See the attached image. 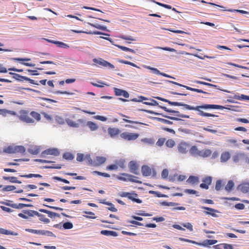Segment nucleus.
Instances as JSON below:
<instances>
[{
    "instance_id": "nucleus-58",
    "label": "nucleus",
    "mask_w": 249,
    "mask_h": 249,
    "mask_svg": "<svg viewBox=\"0 0 249 249\" xmlns=\"http://www.w3.org/2000/svg\"><path fill=\"white\" fill-rule=\"evenodd\" d=\"M1 203L11 207L14 208V205L16 203H13L12 201L7 200L6 202H2Z\"/></svg>"
},
{
    "instance_id": "nucleus-25",
    "label": "nucleus",
    "mask_w": 249,
    "mask_h": 249,
    "mask_svg": "<svg viewBox=\"0 0 249 249\" xmlns=\"http://www.w3.org/2000/svg\"><path fill=\"white\" fill-rule=\"evenodd\" d=\"M186 181L191 184H197L199 182V178L196 176H190Z\"/></svg>"
},
{
    "instance_id": "nucleus-4",
    "label": "nucleus",
    "mask_w": 249,
    "mask_h": 249,
    "mask_svg": "<svg viewBox=\"0 0 249 249\" xmlns=\"http://www.w3.org/2000/svg\"><path fill=\"white\" fill-rule=\"evenodd\" d=\"M119 195L122 197H127L129 199L137 203H141L142 202V200L141 199L136 198L138 196V194L134 192H121L119 194Z\"/></svg>"
},
{
    "instance_id": "nucleus-2",
    "label": "nucleus",
    "mask_w": 249,
    "mask_h": 249,
    "mask_svg": "<svg viewBox=\"0 0 249 249\" xmlns=\"http://www.w3.org/2000/svg\"><path fill=\"white\" fill-rule=\"evenodd\" d=\"M19 119L20 121L27 124H33L35 123V120L39 121L41 119L39 113L33 111L31 112L30 114L26 110H21Z\"/></svg>"
},
{
    "instance_id": "nucleus-45",
    "label": "nucleus",
    "mask_w": 249,
    "mask_h": 249,
    "mask_svg": "<svg viewBox=\"0 0 249 249\" xmlns=\"http://www.w3.org/2000/svg\"><path fill=\"white\" fill-rule=\"evenodd\" d=\"M55 44L58 47H59L60 48H69V46L68 44L64 43L61 41H56Z\"/></svg>"
},
{
    "instance_id": "nucleus-60",
    "label": "nucleus",
    "mask_w": 249,
    "mask_h": 249,
    "mask_svg": "<svg viewBox=\"0 0 249 249\" xmlns=\"http://www.w3.org/2000/svg\"><path fill=\"white\" fill-rule=\"evenodd\" d=\"M94 118L103 122H105L107 120V118L100 115H96L94 116Z\"/></svg>"
},
{
    "instance_id": "nucleus-17",
    "label": "nucleus",
    "mask_w": 249,
    "mask_h": 249,
    "mask_svg": "<svg viewBox=\"0 0 249 249\" xmlns=\"http://www.w3.org/2000/svg\"><path fill=\"white\" fill-rule=\"evenodd\" d=\"M213 248L215 249H233V246L231 244L226 243H221L214 245Z\"/></svg>"
},
{
    "instance_id": "nucleus-3",
    "label": "nucleus",
    "mask_w": 249,
    "mask_h": 249,
    "mask_svg": "<svg viewBox=\"0 0 249 249\" xmlns=\"http://www.w3.org/2000/svg\"><path fill=\"white\" fill-rule=\"evenodd\" d=\"M22 212L29 215V216H34L35 215L39 217V220L44 222L45 223H49L50 222V220L48 218L45 217L44 215L39 213L37 211L28 210H23Z\"/></svg>"
},
{
    "instance_id": "nucleus-36",
    "label": "nucleus",
    "mask_w": 249,
    "mask_h": 249,
    "mask_svg": "<svg viewBox=\"0 0 249 249\" xmlns=\"http://www.w3.org/2000/svg\"><path fill=\"white\" fill-rule=\"evenodd\" d=\"M234 185L233 182L230 180L228 182L227 184L225 187V189L228 192H230L232 189Z\"/></svg>"
},
{
    "instance_id": "nucleus-15",
    "label": "nucleus",
    "mask_w": 249,
    "mask_h": 249,
    "mask_svg": "<svg viewBox=\"0 0 249 249\" xmlns=\"http://www.w3.org/2000/svg\"><path fill=\"white\" fill-rule=\"evenodd\" d=\"M201 208L204 210H208L210 212H205V213L207 214H209L212 215L213 217H217V214H215V213H218V211L217 210H216L214 209L205 207V206H202Z\"/></svg>"
},
{
    "instance_id": "nucleus-59",
    "label": "nucleus",
    "mask_w": 249,
    "mask_h": 249,
    "mask_svg": "<svg viewBox=\"0 0 249 249\" xmlns=\"http://www.w3.org/2000/svg\"><path fill=\"white\" fill-rule=\"evenodd\" d=\"M55 120L57 123L59 124H63L64 123V120L63 118L59 116H56L55 117Z\"/></svg>"
},
{
    "instance_id": "nucleus-10",
    "label": "nucleus",
    "mask_w": 249,
    "mask_h": 249,
    "mask_svg": "<svg viewBox=\"0 0 249 249\" xmlns=\"http://www.w3.org/2000/svg\"><path fill=\"white\" fill-rule=\"evenodd\" d=\"M60 154V152L57 148H49L42 152V155H50L57 156Z\"/></svg>"
},
{
    "instance_id": "nucleus-47",
    "label": "nucleus",
    "mask_w": 249,
    "mask_h": 249,
    "mask_svg": "<svg viewBox=\"0 0 249 249\" xmlns=\"http://www.w3.org/2000/svg\"><path fill=\"white\" fill-rule=\"evenodd\" d=\"M123 121L125 122H126V123H131V124H142V125H146V124H144V123H141V122H138V121H132V120H128V119H123Z\"/></svg>"
},
{
    "instance_id": "nucleus-57",
    "label": "nucleus",
    "mask_w": 249,
    "mask_h": 249,
    "mask_svg": "<svg viewBox=\"0 0 249 249\" xmlns=\"http://www.w3.org/2000/svg\"><path fill=\"white\" fill-rule=\"evenodd\" d=\"M118 169V165H116V164L115 163V164H111V165H108L107 168H106V169L107 170H117Z\"/></svg>"
},
{
    "instance_id": "nucleus-20",
    "label": "nucleus",
    "mask_w": 249,
    "mask_h": 249,
    "mask_svg": "<svg viewBox=\"0 0 249 249\" xmlns=\"http://www.w3.org/2000/svg\"><path fill=\"white\" fill-rule=\"evenodd\" d=\"M238 189L243 193L249 192V183H244L239 185L238 187Z\"/></svg>"
},
{
    "instance_id": "nucleus-23",
    "label": "nucleus",
    "mask_w": 249,
    "mask_h": 249,
    "mask_svg": "<svg viewBox=\"0 0 249 249\" xmlns=\"http://www.w3.org/2000/svg\"><path fill=\"white\" fill-rule=\"evenodd\" d=\"M38 211L40 212H42V213H46L48 214V216L50 218L54 217L55 216H57V217L59 216V214L58 213L47 210L46 209H40L38 210Z\"/></svg>"
},
{
    "instance_id": "nucleus-30",
    "label": "nucleus",
    "mask_w": 249,
    "mask_h": 249,
    "mask_svg": "<svg viewBox=\"0 0 249 249\" xmlns=\"http://www.w3.org/2000/svg\"><path fill=\"white\" fill-rule=\"evenodd\" d=\"M0 233L5 235H17L18 234L17 232H14L11 231H8L3 228H0Z\"/></svg>"
},
{
    "instance_id": "nucleus-42",
    "label": "nucleus",
    "mask_w": 249,
    "mask_h": 249,
    "mask_svg": "<svg viewBox=\"0 0 249 249\" xmlns=\"http://www.w3.org/2000/svg\"><path fill=\"white\" fill-rule=\"evenodd\" d=\"M202 85L208 86H209V87H214V88H216L217 89L221 90L222 91H225V92H228V93L230 92L229 91H228V90H226L221 89H220L219 88H218V86L217 85H213V84H211V83H207V82L202 81Z\"/></svg>"
},
{
    "instance_id": "nucleus-39",
    "label": "nucleus",
    "mask_w": 249,
    "mask_h": 249,
    "mask_svg": "<svg viewBox=\"0 0 249 249\" xmlns=\"http://www.w3.org/2000/svg\"><path fill=\"white\" fill-rule=\"evenodd\" d=\"M143 67L146 69L152 71L153 72L156 74L160 75V74L161 72H160V71L157 68H153L149 66H146V65L143 66Z\"/></svg>"
},
{
    "instance_id": "nucleus-63",
    "label": "nucleus",
    "mask_w": 249,
    "mask_h": 249,
    "mask_svg": "<svg viewBox=\"0 0 249 249\" xmlns=\"http://www.w3.org/2000/svg\"><path fill=\"white\" fill-rule=\"evenodd\" d=\"M41 114L43 115L44 118L48 121L50 122L52 120V117L51 115L48 114L47 113L44 112H41Z\"/></svg>"
},
{
    "instance_id": "nucleus-27",
    "label": "nucleus",
    "mask_w": 249,
    "mask_h": 249,
    "mask_svg": "<svg viewBox=\"0 0 249 249\" xmlns=\"http://www.w3.org/2000/svg\"><path fill=\"white\" fill-rule=\"evenodd\" d=\"M101 234L106 236H117V233L112 231L102 230L101 231Z\"/></svg>"
},
{
    "instance_id": "nucleus-5",
    "label": "nucleus",
    "mask_w": 249,
    "mask_h": 249,
    "mask_svg": "<svg viewBox=\"0 0 249 249\" xmlns=\"http://www.w3.org/2000/svg\"><path fill=\"white\" fill-rule=\"evenodd\" d=\"M139 136V134L137 133L124 132L120 134V137L122 139L128 141H134L136 140Z\"/></svg>"
},
{
    "instance_id": "nucleus-22",
    "label": "nucleus",
    "mask_w": 249,
    "mask_h": 249,
    "mask_svg": "<svg viewBox=\"0 0 249 249\" xmlns=\"http://www.w3.org/2000/svg\"><path fill=\"white\" fill-rule=\"evenodd\" d=\"M142 172L143 176L147 177L151 174V170L149 167L147 165H143L142 167Z\"/></svg>"
},
{
    "instance_id": "nucleus-48",
    "label": "nucleus",
    "mask_w": 249,
    "mask_h": 249,
    "mask_svg": "<svg viewBox=\"0 0 249 249\" xmlns=\"http://www.w3.org/2000/svg\"><path fill=\"white\" fill-rule=\"evenodd\" d=\"M223 186V184L222 183V181L221 180H218L216 181V184H215V189L217 191H219L221 190V188Z\"/></svg>"
},
{
    "instance_id": "nucleus-41",
    "label": "nucleus",
    "mask_w": 249,
    "mask_h": 249,
    "mask_svg": "<svg viewBox=\"0 0 249 249\" xmlns=\"http://www.w3.org/2000/svg\"><path fill=\"white\" fill-rule=\"evenodd\" d=\"M32 205L31 204H23V203H19L18 204H15V205H14V208L15 209H22L24 207H31Z\"/></svg>"
},
{
    "instance_id": "nucleus-64",
    "label": "nucleus",
    "mask_w": 249,
    "mask_h": 249,
    "mask_svg": "<svg viewBox=\"0 0 249 249\" xmlns=\"http://www.w3.org/2000/svg\"><path fill=\"white\" fill-rule=\"evenodd\" d=\"M168 176V171L167 169H164L161 172V177L163 178H166Z\"/></svg>"
},
{
    "instance_id": "nucleus-50",
    "label": "nucleus",
    "mask_w": 249,
    "mask_h": 249,
    "mask_svg": "<svg viewBox=\"0 0 249 249\" xmlns=\"http://www.w3.org/2000/svg\"><path fill=\"white\" fill-rule=\"evenodd\" d=\"M4 151L7 153H14V146H10L5 148Z\"/></svg>"
},
{
    "instance_id": "nucleus-37",
    "label": "nucleus",
    "mask_w": 249,
    "mask_h": 249,
    "mask_svg": "<svg viewBox=\"0 0 249 249\" xmlns=\"http://www.w3.org/2000/svg\"><path fill=\"white\" fill-rule=\"evenodd\" d=\"M63 158L66 160H71L74 159V156L70 152H66L63 155Z\"/></svg>"
},
{
    "instance_id": "nucleus-44",
    "label": "nucleus",
    "mask_w": 249,
    "mask_h": 249,
    "mask_svg": "<svg viewBox=\"0 0 249 249\" xmlns=\"http://www.w3.org/2000/svg\"><path fill=\"white\" fill-rule=\"evenodd\" d=\"M165 144L168 147L172 148L175 146V142L172 139H169L166 141Z\"/></svg>"
},
{
    "instance_id": "nucleus-51",
    "label": "nucleus",
    "mask_w": 249,
    "mask_h": 249,
    "mask_svg": "<svg viewBox=\"0 0 249 249\" xmlns=\"http://www.w3.org/2000/svg\"><path fill=\"white\" fill-rule=\"evenodd\" d=\"M181 225L190 231H193V226L190 223H182Z\"/></svg>"
},
{
    "instance_id": "nucleus-43",
    "label": "nucleus",
    "mask_w": 249,
    "mask_h": 249,
    "mask_svg": "<svg viewBox=\"0 0 249 249\" xmlns=\"http://www.w3.org/2000/svg\"><path fill=\"white\" fill-rule=\"evenodd\" d=\"M16 187L14 185H7L2 188L3 192H9L16 189Z\"/></svg>"
},
{
    "instance_id": "nucleus-6",
    "label": "nucleus",
    "mask_w": 249,
    "mask_h": 249,
    "mask_svg": "<svg viewBox=\"0 0 249 249\" xmlns=\"http://www.w3.org/2000/svg\"><path fill=\"white\" fill-rule=\"evenodd\" d=\"M26 231L32 233L41 234L48 236H55L54 234L52 231H49L36 230L31 229H26Z\"/></svg>"
},
{
    "instance_id": "nucleus-29",
    "label": "nucleus",
    "mask_w": 249,
    "mask_h": 249,
    "mask_svg": "<svg viewBox=\"0 0 249 249\" xmlns=\"http://www.w3.org/2000/svg\"><path fill=\"white\" fill-rule=\"evenodd\" d=\"M125 160L124 159H121L119 160H116L115 161V163L118 165V168L120 167L122 169H124L125 167Z\"/></svg>"
},
{
    "instance_id": "nucleus-8",
    "label": "nucleus",
    "mask_w": 249,
    "mask_h": 249,
    "mask_svg": "<svg viewBox=\"0 0 249 249\" xmlns=\"http://www.w3.org/2000/svg\"><path fill=\"white\" fill-rule=\"evenodd\" d=\"M160 107L166 112L169 113H174L176 114V115L178 117H182L184 118H189L190 117L189 115L180 114L179 111L172 110L171 109H169L165 107L160 106Z\"/></svg>"
},
{
    "instance_id": "nucleus-7",
    "label": "nucleus",
    "mask_w": 249,
    "mask_h": 249,
    "mask_svg": "<svg viewBox=\"0 0 249 249\" xmlns=\"http://www.w3.org/2000/svg\"><path fill=\"white\" fill-rule=\"evenodd\" d=\"M169 81V82L173 83V84H175L176 85L179 86L180 87H184V88H186V89H187L188 90H191V91H195V92H198V93H202L206 94H209V93L207 92L206 91H203V90H202V89H200L193 88H191L190 87L185 86V85H182L181 84H179L178 83H177V82H174V81Z\"/></svg>"
},
{
    "instance_id": "nucleus-12",
    "label": "nucleus",
    "mask_w": 249,
    "mask_h": 249,
    "mask_svg": "<svg viewBox=\"0 0 249 249\" xmlns=\"http://www.w3.org/2000/svg\"><path fill=\"white\" fill-rule=\"evenodd\" d=\"M68 124L71 127H78L80 124L84 123V121L83 119H78L77 122H74L71 120L67 121Z\"/></svg>"
},
{
    "instance_id": "nucleus-13",
    "label": "nucleus",
    "mask_w": 249,
    "mask_h": 249,
    "mask_svg": "<svg viewBox=\"0 0 249 249\" xmlns=\"http://www.w3.org/2000/svg\"><path fill=\"white\" fill-rule=\"evenodd\" d=\"M246 154L244 153H237L232 156V160L235 162H238L240 161H244Z\"/></svg>"
},
{
    "instance_id": "nucleus-55",
    "label": "nucleus",
    "mask_w": 249,
    "mask_h": 249,
    "mask_svg": "<svg viewBox=\"0 0 249 249\" xmlns=\"http://www.w3.org/2000/svg\"><path fill=\"white\" fill-rule=\"evenodd\" d=\"M166 139L165 138H161L159 139L157 142H156V145L159 146H161L163 145L165 142Z\"/></svg>"
},
{
    "instance_id": "nucleus-18",
    "label": "nucleus",
    "mask_w": 249,
    "mask_h": 249,
    "mask_svg": "<svg viewBox=\"0 0 249 249\" xmlns=\"http://www.w3.org/2000/svg\"><path fill=\"white\" fill-rule=\"evenodd\" d=\"M189 145L185 143H180L178 147V151L182 154H185L188 151Z\"/></svg>"
},
{
    "instance_id": "nucleus-61",
    "label": "nucleus",
    "mask_w": 249,
    "mask_h": 249,
    "mask_svg": "<svg viewBox=\"0 0 249 249\" xmlns=\"http://www.w3.org/2000/svg\"><path fill=\"white\" fill-rule=\"evenodd\" d=\"M149 193L152 194H155L156 196L159 197H165L166 196L165 195H163L160 194V192H155L154 191H150Z\"/></svg>"
},
{
    "instance_id": "nucleus-31",
    "label": "nucleus",
    "mask_w": 249,
    "mask_h": 249,
    "mask_svg": "<svg viewBox=\"0 0 249 249\" xmlns=\"http://www.w3.org/2000/svg\"><path fill=\"white\" fill-rule=\"evenodd\" d=\"M9 74L13 75V78L18 81H23V80H25V78H26L25 76L12 72H10Z\"/></svg>"
},
{
    "instance_id": "nucleus-53",
    "label": "nucleus",
    "mask_w": 249,
    "mask_h": 249,
    "mask_svg": "<svg viewBox=\"0 0 249 249\" xmlns=\"http://www.w3.org/2000/svg\"><path fill=\"white\" fill-rule=\"evenodd\" d=\"M73 227V225L71 222H67L63 224V228L65 229H71Z\"/></svg>"
},
{
    "instance_id": "nucleus-24",
    "label": "nucleus",
    "mask_w": 249,
    "mask_h": 249,
    "mask_svg": "<svg viewBox=\"0 0 249 249\" xmlns=\"http://www.w3.org/2000/svg\"><path fill=\"white\" fill-rule=\"evenodd\" d=\"M217 242V241L216 240H208L207 239L202 243H197V245L203 246H207L208 245H213L216 244Z\"/></svg>"
},
{
    "instance_id": "nucleus-46",
    "label": "nucleus",
    "mask_w": 249,
    "mask_h": 249,
    "mask_svg": "<svg viewBox=\"0 0 249 249\" xmlns=\"http://www.w3.org/2000/svg\"><path fill=\"white\" fill-rule=\"evenodd\" d=\"M119 37L121 39L126 40H130V41H136V39L134 38L131 36H126L124 35H121L119 36Z\"/></svg>"
},
{
    "instance_id": "nucleus-26",
    "label": "nucleus",
    "mask_w": 249,
    "mask_h": 249,
    "mask_svg": "<svg viewBox=\"0 0 249 249\" xmlns=\"http://www.w3.org/2000/svg\"><path fill=\"white\" fill-rule=\"evenodd\" d=\"M3 179L5 180H8L9 182L11 183H21V182L19 180H18L17 179V178L15 177H6L3 176L2 177Z\"/></svg>"
},
{
    "instance_id": "nucleus-54",
    "label": "nucleus",
    "mask_w": 249,
    "mask_h": 249,
    "mask_svg": "<svg viewBox=\"0 0 249 249\" xmlns=\"http://www.w3.org/2000/svg\"><path fill=\"white\" fill-rule=\"evenodd\" d=\"M94 61L95 62H96L97 63H98L99 65H102L104 67H106V65H107V61L105 60H97V59H94Z\"/></svg>"
},
{
    "instance_id": "nucleus-56",
    "label": "nucleus",
    "mask_w": 249,
    "mask_h": 249,
    "mask_svg": "<svg viewBox=\"0 0 249 249\" xmlns=\"http://www.w3.org/2000/svg\"><path fill=\"white\" fill-rule=\"evenodd\" d=\"M157 119L159 121L164 124H173L172 122L164 119L157 118Z\"/></svg>"
},
{
    "instance_id": "nucleus-35",
    "label": "nucleus",
    "mask_w": 249,
    "mask_h": 249,
    "mask_svg": "<svg viewBox=\"0 0 249 249\" xmlns=\"http://www.w3.org/2000/svg\"><path fill=\"white\" fill-rule=\"evenodd\" d=\"M233 98L239 100H249V96L244 94H241V95H235L233 96Z\"/></svg>"
},
{
    "instance_id": "nucleus-62",
    "label": "nucleus",
    "mask_w": 249,
    "mask_h": 249,
    "mask_svg": "<svg viewBox=\"0 0 249 249\" xmlns=\"http://www.w3.org/2000/svg\"><path fill=\"white\" fill-rule=\"evenodd\" d=\"M234 207L238 210H243L245 206L243 203H237L235 205Z\"/></svg>"
},
{
    "instance_id": "nucleus-16",
    "label": "nucleus",
    "mask_w": 249,
    "mask_h": 249,
    "mask_svg": "<svg viewBox=\"0 0 249 249\" xmlns=\"http://www.w3.org/2000/svg\"><path fill=\"white\" fill-rule=\"evenodd\" d=\"M129 168L131 173L135 174H137V171L138 169V165L137 163L134 161H131L129 163Z\"/></svg>"
},
{
    "instance_id": "nucleus-40",
    "label": "nucleus",
    "mask_w": 249,
    "mask_h": 249,
    "mask_svg": "<svg viewBox=\"0 0 249 249\" xmlns=\"http://www.w3.org/2000/svg\"><path fill=\"white\" fill-rule=\"evenodd\" d=\"M142 141L149 145H153L155 143V141L152 138H144L142 139Z\"/></svg>"
},
{
    "instance_id": "nucleus-52",
    "label": "nucleus",
    "mask_w": 249,
    "mask_h": 249,
    "mask_svg": "<svg viewBox=\"0 0 249 249\" xmlns=\"http://www.w3.org/2000/svg\"><path fill=\"white\" fill-rule=\"evenodd\" d=\"M157 48L160 49V50H164V51L171 52H176V50L175 49L167 47H158Z\"/></svg>"
},
{
    "instance_id": "nucleus-28",
    "label": "nucleus",
    "mask_w": 249,
    "mask_h": 249,
    "mask_svg": "<svg viewBox=\"0 0 249 249\" xmlns=\"http://www.w3.org/2000/svg\"><path fill=\"white\" fill-rule=\"evenodd\" d=\"M231 157V155L229 152H225L222 153L220 157L221 162H226Z\"/></svg>"
},
{
    "instance_id": "nucleus-33",
    "label": "nucleus",
    "mask_w": 249,
    "mask_h": 249,
    "mask_svg": "<svg viewBox=\"0 0 249 249\" xmlns=\"http://www.w3.org/2000/svg\"><path fill=\"white\" fill-rule=\"evenodd\" d=\"M87 125L91 131H95L98 128L97 125L91 121H88L87 123Z\"/></svg>"
},
{
    "instance_id": "nucleus-9",
    "label": "nucleus",
    "mask_w": 249,
    "mask_h": 249,
    "mask_svg": "<svg viewBox=\"0 0 249 249\" xmlns=\"http://www.w3.org/2000/svg\"><path fill=\"white\" fill-rule=\"evenodd\" d=\"M212 178L211 177H206L202 179L203 183H201L200 187L201 188L208 189L209 186L211 184Z\"/></svg>"
},
{
    "instance_id": "nucleus-14",
    "label": "nucleus",
    "mask_w": 249,
    "mask_h": 249,
    "mask_svg": "<svg viewBox=\"0 0 249 249\" xmlns=\"http://www.w3.org/2000/svg\"><path fill=\"white\" fill-rule=\"evenodd\" d=\"M108 133L111 137H114L120 133V130L118 128L109 127L107 129Z\"/></svg>"
},
{
    "instance_id": "nucleus-38",
    "label": "nucleus",
    "mask_w": 249,
    "mask_h": 249,
    "mask_svg": "<svg viewBox=\"0 0 249 249\" xmlns=\"http://www.w3.org/2000/svg\"><path fill=\"white\" fill-rule=\"evenodd\" d=\"M212 154L211 150L209 149H205L201 152V154H200L203 157H208L210 156Z\"/></svg>"
},
{
    "instance_id": "nucleus-19",
    "label": "nucleus",
    "mask_w": 249,
    "mask_h": 249,
    "mask_svg": "<svg viewBox=\"0 0 249 249\" xmlns=\"http://www.w3.org/2000/svg\"><path fill=\"white\" fill-rule=\"evenodd\" d=\"M85 159H86L89 160V161L90 163H91L92 160L90 159V155H86V156H84L83 154L81 153H78L77 155V158L76 160L78 161H82Z\"/></svg>"
},
{
    "instance_id": "nucleus-32",
    "label": "nucleus",
    "mask_w": 249,
    "mask_h": 249,
    "mask_svg": "<svg viewBox=\"0 0 249 249\" xmlns=\"http://www.w3.org/2000/svg\"><path fill=\"white\" fill-rule=\"evenodd\" d=\"M28 151L31 154L36 155L40 152V149L37 146H33L28 149Z\"/></svg>"
},
{
    "instance_id": "nucleus-34",
    "label": "nucleus",
    "mask_w": 249,
    "mask_h": 249,
    "mask_svg": "<svg viewBox=\"0 0 249 249\" xmlns=\"http://www.w3.org/2000/svg\"><path fill=\"white\" fill-rule=\"evenodd\" d=\"M25 152V148L21 145L14 146V153H24Z\"/></svg>"
},
{
    "instance_id": "nucleus-49",
    "label": "nucleus",
    "mask_w": 249,
    "mask_h": 249,
    "mask_svg": "<svg viewBox=\"0 0 249 249\" xmlns=\"http://www.w3.org/2000/svg\"><path fill=\"white\" fill-rule=\"evenodd\" d=\"M90 25L98 29H100V30H103V31H107V27L106 26H102L101 25H99V24H90Z\"/></svg>"
},
{
    "instance_id": "nucleus-11",
    "label": "nucleus",
    "mask_w": 249,
    "mask_h": 249,
    "mask_svg": "<svg viewBox=\"0 0 249 249\" xmlns=\"http://www.w3.org/2000/svg\"><path fill=\"white\" fill-rule=\"evenodd\" d=\"M116 96H123L124 98H127L129 96V93L125 90L114 88L113 89Z\"/></svg>"
},
{
    "instance_id": "nucleus-21",
    "label": "nucleus",
    "mask_w": 249,
    "mask_h": 249,
    "mask_svg": "<svg viewBox=\"0 0 249 249\" xmlns=\"http://www.w3.org/2000/svg\"><path fill=\"white\" fill-rule=\"evenodd\" d=\"M106 161V158L104 157H96L94 161V165L95 166H100L103 164Z\"/></svg>"
},
{
    "instance_id": "nucleus-1",
    "label": "nucleus",
    "mask_w": 249,
    "mask_h": 249,
    "mask_svg": "<svg viewBox=\"0 0 249 249\" xmlns=\"http://www.w3.org/2000/svg\"><path fill=\"white\" fill-rule=\"evenodd\" d=\"M156 98L160 101H163L164 102L168 103L169 105L172 106H182L184 107V108L188 110H194L198 111V115L202 116V117H217L218 116L216 115L215 114H213L212 113L204 112L203 111L201 110V109H223L225 108V107L222 106L217 105H210V104H204L201 106H198L196 107L191 106L189 105L184 104L181 102H172L167 99L163 98L160 97H157Z\"/></svg>"
}]
</instances>
